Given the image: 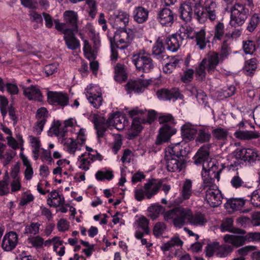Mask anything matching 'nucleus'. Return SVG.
<instances>
[{"label": "nucleus", "mask_w": 260, "mask_h": 260, "mask_svg": "<svg viewBox=\"0 0 260 260\" xmlns=\"http://www.w3.org/2000/svg\"><path fill=\"white\" fill-rule=\"evenodd\" d=\"M64 22L67 26L64 32L78 31V15L73 11H67L63 13Z\"/></svg>", "instance_id": "obj_10"}, {"label": "nucleus", "mask_w": 260, "mask_h": 260, "mask_svg": "<svg viewBox=\"0 0 260 260\" xmlns=\"http://www.w3.org/2000/svg\"><path fill=\"white\" fill-rule=\"evenodd\" d=\"M235 90L236 88L233 85L224 87L221 89V91L220 93V96H223L225 98H229L232 96L235 93Z\"/></svg>", "instance_id": "obj_59"}, {"label": "nucleus", "mask_w": 260, "mask_h": 260, "mask_svg": "<svg viewBox=\"0 0 260 260\" xmlns=\"http://www.w3.org/2000/svg\"><path fill=\"white\" fill-rule=\"evenodd\" d=\"M230 44L228 43V40L225 39L221 45V52L219 53L220 59L223 61L230 54V48H229Z\"/></svg>", "instance_id": "obj_52"}, {"label": "nucleus", "mask_w": 260, "mask_h": 260, "mask_svg": "<svg viewBox=\"0 0 260 260\" xmlns=\"http://www.w3.org/2000/svg\"><path fill=\"white\" fill-rule=\"evenodd\" d=\"M249 15V10L245 5L236 4L231 9L230 25L236 27L242 25Z\"/></svg>", "instance_id": "obj_5"}, {"label": "nucleus", "mask_w": 260, "mask_h": 260, "mask_svg": "<svg viewBox=\"0 0 260 260\" xmlns=\"http://www.w3.org/2000/svg\"><path fill=\"white\" fill-rule=\"evenodd\" d=\"M40 224L38 222H31L25 228L24 234L36 235L39 233Z\"/></svg>", "instance_id": "obj_54"}, {"label": "nucleus", "mask_w": 260, "mask_h": 260, "mask_svg": "<svg viewBox=\"0 0 260 260\" xmlns=\"http://www.w3.org/2000/svg\"><path fill=\"white\" fill-rule=\"evenodd\" d=\"M86 97L92 105L96 108H98L101 105L103 101L102 94L98 92V94L87 92Z\"/></svg>", "instance_id": "obj_37"}, {"label": "nucleus", "mask_w": 260, "mask_h": 260, "mask_svg": "<svg viewBox=\"0 0 260 260\" xmlns=\"http://www.w3.org/2000/svg\"><path fill=\"white\" fill-rule=\"evenodd\" d=\"M83 51L85 56L90 60H93L95 58V51L92 48L88 41L86 40L84 41Z\"/></svg>", "instance_id": "obj_44"}, {"label": "nucleus", "mask_w": 260, "mask_h": 260, "mask_svg": "<svg viewBox=\"0 0 260 260\" xmlns=\"http://www.w3.org/2000/svg\"><path fill=\"white\" fill-rule=\"evenodd\" d=\"M9 175L6 173L4 176L3 180L0 181V195H5L9 192L8 188Z\"/></svg>", "instance_id": "obj_56"}, {"label": "nucleus", "mask_w": 260, "mask_h": 260, "mask_svg": "<svg viewBox=\"0 0 260 260\" xmlns=\"http://www.w3.org/2000/svg\"><path fill=\"white\" fill-rule=\"evenodd\" d=\"M256 68V59L252 58L245 62L243 68V72L247 76H252Z\"/></svg>", "instance_id": "obj_38"}, {"label": "nucleus", "mask_w": 260, "mask_h": 260, "mask_svg": "<svg viewBox=\"0 0 260 260\" xmlns=\"http://www.w3.org/2000/svg\"><path fill=\"white\" fill-rule=\"evenodd\" d=\"M207 222L204 214L197 212L192 214L190 209L189 216H188V223L194 226H203Z\"/></svg>", "instance_id": "obj_27"}, {"label": "nucleus", "mask_w": 260, "mask_h": 260, "mask_svg": "<svg viewBox=\"0 0 260 260\" xmlns=\"http://www.w3.org/2000/svg\"><path fill=\"white\" fill-rule=\"evenodd\" d=\"M198 132L196 127L189 123L184 124L181 128V135L184 139L193 140Z\"/></svg>", "instance_id": "obj_28"}, {"label": "nucleus", "mask_w": 260, "mask_h": 260, "mask_svg": "<svg viewBox=\"0 0 260 260\" xmlns=\"http://www.w3.org/2000/svg\"><path fill=\"white\" fill-rule=\"evenodd\" d=\"M243 49L246 54H252L255 50V45L253 41L248 40L244 42Z\"/></svg>", "instance_id": "obj_63"}, {"label": "nucleus", "mask_w": 260, "mask_h": 260, "mask_svg": "<svg viewBox=\"0 0 260 260\" xmlns=\"http://www.w3.org/2000/svg\"><path fill=\"white\" fill-rule=\"evenodd\" d=\"M161 187V183L155 179L149 180L144 185L143 189H137L135 190V199L141 201L145 197L148 199H150L156 194Z\"/></svg>", "instance_id": "obj_4"}, {"label": "nucleus", "mask_w": 260, "mask_h": 260, "mask_svg": "<svg viewBox=\"0 0 260 260\" xmlns=\"http://www.w3.org/2000/svg\"><path fill=\"white\" fill-rule=\"evenodd\" d=\"M225 32L224 25L223 23L219 22L214 27V39L221 40Z\"/></svg>", "instance_id": "obj_45"}, {"label": "nucleus", "mask_w": 260, "mask_h": 260, "mask_svg": "<svg viewBox=\"0 0 260 260\" xmlns=\"http://www.w3.org/2000/svg\"><path fill=\"white\" fill-rule=\"evenodd\" d=\"M149 11L142 7L135 8L133 12V17L135 21L139 23L145 22L148 17Z\"/></svg>", "instance_id": "obj_31"}, {"label": "nucleus", "mask_w": 260, "mask_h": 260, "mask_svg": "<svg viewBox=\"0 0 260 260\" xmlns=\"http://www.w3.org/2000/svg\"><path fill=\"white\" fill-rule=\"evenodd\" d=\"M192 181L188 179L184 181L181 191V196L183 200H188L192 195Z\"/></svg>", "instance_id": "obj_36"}, {"label": "nucleus", "mask_w": 260, "mask_h": 260, "mask_svg": "<svg viewBox=\"0 0 260 260\" xmlns=\"http://www.w3.org/2000/svg\"><path fill=\"white\" fill-rule=\"evenodd\" d=\"M151 80L140 79L136 81H132L126 84V89L128 93L134 92L139 93L143 92L150 83Z\"/></svg>", "instance_id": "obj_14"}, {"label": "nucleus", "mask_w": 260, "mask_h": 260, "mask_svg": "<svg viewBox=\"0 0 260 260\" xmlns=\"http://www.w3.org/2000/svg\"><path fill=\"white\" fill-rule=\"evenodd\" d=\"M259 21V17L257 14H254L251 18L249 24L247 26V29L249 32H252L256 28Z\"/></svg>", "instance_id": "obj_62"}, {"label": "nucleus", "mask_w": 260, "mask_h": 260, "mask_svg": "<svg viewBox=\"0 0 260 260\" xmlns=\"http://www.w3.org/2000/svg\"><path fill=\"white\" fill-rule=\"evenodd\" d=\"M156 94L159 99L167 100H175L180 98V93L177 88H173L170 90L163 89L157 91Z\"/></svg>", "instance_id": "obj_23"}, {"label": "nucleus", "mask_w": 260, "mask_h": 260, "mask_svg": "<svg viewBox=\"0 0 260 260\" xmlns=\"http://www.w3.org/2000/svg\"><path fill=\"white\" fill-rule=\"evenodd\" d=\"M107 122L109 125H113L117 130L121 131L128 124V122L124 115L115 113L109 117Z\"/></svg>", "instance_id": "obj_15"}, {"label": "nucleus", "mask_w": 260, "mask_h": 260, "mask_svg": "<svg viewBox=\"0 0 260 260\" xmlns=\"http://www.w3.org/2000/svg\"><path fill=\"white\" fill-rule=\"evenodd\" d=\"M206 164L207 163L203 164V171L201 173L203 180V183L201 186L202 191L217 186L214 184V178H216L217 181H219L220 173L221 171V170L218 169V167L214 163H210V167H207Z\"/></svg>", "instance_id": "obj_2"}, {"label": "nucleus", "mask_w": 260, "mask_h": 260, "mask_svg": "<svg viewBox=\"0 0 260 260\" xmlns=\"http://www.w3.org/2000/svg\"><path fill=\"white\" fill-rule=\"evenodd\" d=\"M211 138V135L205 129H200L197 140L201 143L209 142Z\"/></svg>", "instance_id": "obj_57"}, {"label": "nucleus", "mask_w": 260, "mask_h": 260, "mask_svg": "<svg viewBox=\"0 0 260 260\" xmlns=\"http://www.w3.org/2000/svg\"><path fill=\"white\" fill-rule=\"evenodd\" d=\"M166 155L179 159H184V156L187 155L186 148L181 146L180 143L175 144L172 147H169L166 151Z\"/></svg>", "instance_id": "obj_22"}, {"label": "nucleus", "mask_w": 260, "mask_h": 260, "mask_svg": "<svg viewBox=\"0 0 260 260\" xmlns=\"http://www.w3.org/2000/svg\"><path fill=\"white\" fill-rule=\"evenodd\" d=\"M148 211L149 212V216L152 219H155L160 214L164 212V208L160 205H153L149 207Z\"/></svg>", "instance_id": "obj_42"}, {"label": "nucleus", "mask_w": 260, "mask_h": 260, "mask_svg": "<svg viewBox=\"0 0 260 260\" xmlns=\"http://www.w3.org/2000/svg\"><path fill=\"white\" fill-rule=\"evenodd\" d=\"M183 244L182 241L178 237L172 238L170 241L164 244L161 249L164 251H169L174 246H181Z\"/></svg>", "instance_id": "obj_39"}, {"label": "nucleus", "mask_w": 260, "mask_h": 260, "mask_svg": "<svg viewBox=\"0 0 260 260\" xmlns=\"http://www.w3.org/2000/svg\"><path fill=\"white\" fill-rule=\"evenodd\" d=\"M165 160L167 169L170 172H180L185 167L184 159H179L165 154Z\"/></svg>", "instance_id": "obj_13"}, {"label": "nucleus", "mask_w": 260, "mask_h": 260, "mask_svg": "<svg viewBox=\"0 0 260 260\" xmlns=\"http://www.w3.org/2000/svg\"><path fill=\"white\" fill-rule=\"evenodd\" d=\"M114 79L118 82H122L126 80V76L123 65L120 63L116 64L115 67Z\"/></svg>", "instance_id": "obj_41"}, {"label": "nucleus", "mask_w": 260, "mask_h": 260, "mask_svg": "<svg viewBox=\"0 0 260 260\" xmlns=\"http://www.w3.org/2000/svg\"><path fill=\"white\" fill-rule=\"evenodd\" d=\"M133 61L137 70L140 72L149 73L154 67L150 54L145 52L134 55Z\"/></svg>", "instance_id": "obj_6"}, {"label": "nucleus", "mask_w": 260, "mask_h": 260, "mask_svg": "<svg viewBox=\"0 0 260 260\" xmlns=\"http://www.w3.org/2000/svg\"><path fill=\"white\" fill-rule=\"evenodd\" d=\"M176 129L168 124H165L160 128L159 134L157 137L156 144L160 145L164 142H167L170 137L175 134Z\"/></svg>", "instance_id": "obj_17"}, {"label": "nucleus", "mask_w": 260, "mask_h": 260, "mask_svg": "<svg viewBox=\"0 0 260 260\" xmlns=\"http://www.w3.org/2000/svg\"><path fill=\"white\" fill-rule=\"evenodd\" d=\"M152 53L160 61H162L169 57L168 55L165 54V48L162 42H157L155 44L152 48Z\"/></svg>", "instance_id": "obj_33"}, {"label": "nucleus", "mask_w": 260, "mask_h": 260, "mask_svg": "<svg viewBox=\"0 0 260 260\" xmlns=\"http://www.w3.org/2000/svg\"><path fill=\"white\" fill-rule=\"evenodd\" d=\"M235 136L242 140H250L259 137V134L252 131H240L236 132Z\"/></svg>", "instance_id": "obj_40"}, {"label": "nucleus", "mask_w": 260, "mask_h": 260, "mask_svg": "<svg viewBox=\"0 0 260 260\" xmlns=\"http://www.w3.org/2000/svg\"><path fill=\"white\" fill-rule=\"evenodd\" d=\"M225 242L231 243L233 246L239 247L243 245L246 241L245 236L226 235L224 237Z\"/></svg>", "instance_id": "obj_35"}, {"label": "nucleus", "mask_w": 260, "mask_h": 260, "mask_svg": "<svg viewBox=\"0 0 260 260\" xmlns=\"http://www.w3.org/2000/svg\"><path fill=\"white\" fill-rule=\"evenodd\" d=\"M251 203L256 207H260V189L255 190L251 195Z\"/></svg>", "instance_id": "obj_61"}, {"label": "nucleus", "mask_w": 260, "mask_h": 260, "mask_svg": "<svg viewBox=\"0 0 260 260\" xmlns=\"http://www.w3.org/2000/svg\"><path fill=\"white\" fill-rule=\"evenodd\" d=\"M190 209L182 207H175L165 213V220H172L174 225L176 227L181 228L188 222Z\"/></svg>", "instance_id": "obj_3"}, {"label": "nucleus", "mask_w": 260, "mask_h": 260, "mask_svg": "<svg viewBox=\"0 0 260 260\" xmlns=\"http://www.w3.org/2000/svg\"><path fill=\"white\" fill-rule=\"evenodd\" d=\"M27 242L28 244L36 248H40L44 244V239L38 236L28 238Z\"/></svg>", "instance_id": "obj_49"}, {"label": "nucleus", "mask_w": 260, "mask_h": 260, "mask_svg": "<svg viewBox=\"0 0 260 260\" xmlns=\"http://www.w3.org/2000/svg\"><path fill=\"white\" fill-rule=\"evenodd\" d=\"M228 131L221 127H218L212 131L213 136L217 140H224L228 136Z\"/></svg>", "instance_id": "obj_48"}, {"label": "nucleus", "mask_w": 260, "mask_h": 260, "mask_svg": "<svg viewBox=\"0 0 260 260\" xmlns=\"http://www.w3.org/2000/svg\"><path fill=\"white\" fill-rule=\"evenodd\" d=\"M218 7L216 0H204L203 6L194 9V14L201 23H205L208 18L213 21L216 19Z\"/></svg>", "instance_id": "obj_1"}, {"label": "nucleus", "mask_w": 260, "mask_h": 260, "mask_svg": "<svg viewBox=\"0 0 260 260\" xmlns=\"http://www.w3.org/2000/svg\"><path fill=\"white\" fill-rule=\"evenodd\" d=\"M180 18L184 21L188 22L191 20L192 16V8L190 3L182 4L179 8Z\"/></svg>", "instance_id": "obj_29"}, {"label": "nucleus", "mask_w": 260, "mask_h": 260, "mask_svg": "<svg viewBox=\"0 0 260 260\" xmlns=\"http://www.w3.org/2000/svg\"><path fill=\"white\" fill-rule=\"evenodd\" d=\"M23 94L29 100L40 101L42 94L40 90L36 86L23 87Z\"/></svg>", "instance_id": "obj_25"}, {"label": "nucleus", "mask_w": 260, "mask_h": 260, "mask_svg": "<svg viewBox=\"0 0 260 260\" xmlns=\"http://www.w3.org/2000/svg\"><path fill=\"white\" fill-rule=\"evenodd\" d=\"M29 15L30 16V20L32 22H36L37 24L34 26L35 29H37L40 26L43 25V19L42 16L37 13L35 11H30L29 12Z\"/></svg>", "instance_id": "obj_47"}, {"label": "nucleus", "mask_w": 260, "mask_h": 260, "mask_svg": "<svg viewBox=\"0 0 260 260\" xmlns=\"http://www.w3.org/2000/svg\"><path fill=\"white\" fill-rule=\"evenodd\" d=\"M145 123L144 119L136 117L134 119L131 129L128 132V138L133 139L136 137L142 129L141 123Z\"/></svg>", "instance_id": "obj_26"}, {"label": "nucleus", "mask_w": 260, "mask_h": 260, "mask_svg": "<svg viewBox=\"0 0 260 260\" xmlns=\"http://www.w3.org/2000/svg\"><path fill=\"white\" fill-rule=\"evenodd\" d=\"M210 147V144H206L199 149L194 156V163L196 165L202 164L203 166L205 163H207V164H206V167H210V163H214L212 161L208 162L207 161L209 155Z\"/></svg>", "instance_id": "obj_12"}, {"label": "nucleus", "mask_w": 260, "mask_h": 260, "mask_svg": "<svg viewBox=\"0 0 260 260\" xmlns=\"http://www.w3.org/2000/svg\"><path fill=\"white\" fill-rule=\"evenodd\" d=\"M48 99L50 103L62 107L67 105L69 103L68 95L61 92L50 91L48 93Z\"/></svg>", "instance_id": "obj_20"}, {"label": "nucleus", "mask_w": 260, "mask_h": 260, "mask_svg": "<svg viewBox=\"0 0 260 260\" xmlns=\"http://www.w3.org/2000/svg\"><path fill=\"white\" fill-rule=\"evenodd\" d=\"M134 33L132 30L123 29L117 31L114 36V40L116 41L115 46L120 49H125L130 44L134 38Z\"/></svg>", "instance_id": "obj_7"}, {"label": "nucleus", "mask_w": 260, "mask_h": 260, "mask_svg": "<svg viewBox=\"0 0 260 260\" xmlns=\"http://www.w3.org/2000/svg\"><path fill=\"white\" fill-rule=\"evenodd\" d=\"M230 184L231 186L235 189L246 186V183L238 174H236L231 178Z\"/></svg>", "instance_id": "obj_46"}, {"label": "nucleus", "mask_w": 260, "mask_h": 260, "mask_svg": "<svg viewBox=\"0 0 260 260\" xmlns=\"http://www.w3.org/2000/svg\"><path fill=\"white\" fill-rule=\"evenodd\" d=\"M78 31L64 32L63 39L69 49L75 50L80 46L79 41L75 37Z\"/></svg>", "instance_id": "obj_24"}, {"label": "nucleus", "mask_w": 260, "mask_h": 260, "mask_svg": "<svg viewBox=\"0 0 260 260\" xmlns=\"http://www.w3.org/2000/svg\"><path fill=\"white\" fill-rule=\"evenodd\" d=\"M233 250L232 246L229 245H219L218 242V247L216 251V255L220 257L226 256Z\"/></svg>", "instance_id": "obj_43"}, {"label": "nucleus", "mask_w": 260, "mask_h": 260, "mask_svg": "<svg viewBox=\"0 0 260 260\" xmlns=\"http://www.w3.org/2000/svg\"><path fill=\"white\" fill-rule=\"evenodd\" d=\"M205 191V200L210 206L217 207L221 204L222 197L220 191L217 189V186L208 188Z\"/></svg>", "instance_id": "obj_9"}, {"label": "nucleus", "mask_w": 260, "mask_h": 260, "mask_svg": "<svg viewBox=\"0 0 260 260\" xmlns=\"http://www.w3.org/2000/svg\"><path fill=\"white\" fill-rule=\"evenodd\" d=\"M185 43L182 34H175L167 37L166 45L167 49L172 52H176L180 46Z\"/></svg>", "instance_id": "obj_11"}, {"label": "nucleus", "mask_w": 260, "mask_h": 260, "mask_svg": "<svg viewBox=\"0 0 260 260\" xmlns=\"http://www.w3.org/2000/svg\"><path fill=\"white\" fill-rule=\"evenodd\" d=\"M159 22L162 25L171 26L174 21V14L168 8H164L158 14Z\"/></svg>", "instance_id": "obj_21"}, {"label": "nucleus", "mask_w": 260, "mask_h": 260, "mask_svg": "<svg viewBox=\"0 0 260 260\" xmlns=\"http://www.w3.org/2000/svg\"><path fill=\"white\" fill-rule=\"evenodd\" d=\"M96 178L100 181H103L105 179L110 180L113 178V172L111 171L97 172L95 174Z\"/></svg>", "instance_id": "obj_55"}, {"label": "nucleus", "mask_w": 260, "mask_h": 260, "mask_svg": "<svg viewBox=\"0 0 260 260\" xmlns=\"http://www.w3.org/2000/svg\"><path fill=\"white\" fill-rule=\"evenodd\" d=\"M67 148V151L70 153H74L77 149V143L72 138L66 139L62 143Z\"/></svg>", "instance_id": "obj_50"}, {"label": "nucleus", "mask_w": 260, "mask_h": 260, "mask_svg": "<svg viewBox=\"0 0 260 260\" xmlns=\"http://www.w3.org/2000/svg\"><path fill=\"white\" fill-rule=\"evenodd\" d=\"M205 61H202L199 65L198 67L196 69V74L198 78L203 80L206 76V70H207V66L205 63Z\"/></svg>", "instance_id": "obj_58"}, {"label": "nucleus", "mask_w": 260, "mask_h": 260, "mask_svg": "<svg viewBox=\"0 0 260 260\" xmlns=\"http://www.w3.org/2000/svg\"><path fill=\"white\" fill-rule=\"evenodd\" d=\"M47 203L50 206L56 207L63 205L64 199L62 195L59 194L56 190H53L48 196Z\"/></svg>", "instance_id": "obj_30"}, {"label": "nucleus", "mask_w": 260, "mask_h": 260, "mask_svg": "<svg viewBox=\"0 0 260 260\" xmlns=\"http://www.w3.org/2000/svg\"><path fill=\"white\" fill-rule=\"evenodd\" d=\"M217 247L218 242H217L208 244L205 248L206 255L208 257H211L214 253H216Z\"/></svg>", "instance_id": "obj_60"}, {"label": "nucleus", "mask_w": 260, "mask_h": 260, "mask_svg": "<svg viewBox=\"0 0 260 260\" xmlns=\"http://www.w3.org/2000/svg\"><path fill=\"white\" fill-rule=\"evenodd\" d=\"M193 34L195 35L194 38H196V45L201 50L205 49L207 44L209 43L208 39L206 38L205 29H201Z\"/></svg>", "instance_id": "obj_34"}, {"label": "nucleus", "mask_w": 260, "mask_h": 260, "mask_svg": "<svg viewBox=\"0 0 260 260\" xmlns=\"http://www.w3.org/2000/svg\"><path fill=\"white\" fill-rule=\"evenodd\" d=\"M203 61H205V63L207 66V71L208 73L212 74L215 70L217 66L223 61L220 59L218 53L215 52H210L207 57L204 58Z\"/></svg>", "instance_id": "obj_16"}, {"label": "nucleus", "mask_w": 260, "mask_h": 260, "mask_svg": "<svg viewBox=\"0 0 260 260\" xmlns=\"http://www.w3.org/2000/svg\"><path fill=\"white\" fill-rule=\"evenodd\" d=\"M129 15L125 12L119 11L115 14V21L121 22L126 25L129 22Z\"/></svg>", "instance_id": "obj_53"}, {"label": "nucleus", "mask_w": 260, "mask_h": 260, "mask_svg": "<svg viewBox=\"0 0 260 260\" xmlns=\"http://www.w3.org/2000/svg\"><path fill=\"white\" fill-rule=\"evenodd\" d=\"M166 228V225L164 222L156 223L153 229L154 235L156 236L161 235L165 231Z\"/></svg>", "instance_id": "obj_64"}, {"label": "nucleus", "mask_w": 260, "mask_h": 260, "mask_svg": "<svg viewBox=\"0 0 260 260\" xmlns=\"http://www.w3.org/2000/svg\"><path fill=\"white\" fill-rule=\"evenodd\" d=\"M234 156L236 159L247 161L249 163L259 159L258 152L254 148L237 149L234 152Z\"/></svg>", "instance_id": "obj_8"}, {"label": "nucleus", "mask_w": 260, "mask_h": 260, "mask_svg": "<svg viewBox=\"0 0 260 260\" xmlns=\"http://www.w3.org/2000/svg\"><path fill=\"white\" fill-rule=\"evenodd\" d=\"M17 243V235L14 232H10L4 236L2 247L5 251H11L16 247Z\"/></svg>", "instance_id": "obj_18"}, {"label": "nucleus", "mask_w": 260, "mask_h": 260, "mask_svg": "<svg viewBox=\"0 0 260 260\" xmlns=\"http://www.w3.org/2000/svg\"><path fill=\"white\" fill-rule=\"evenodd\" d=\"M233 220L231 218H227L223 220L221 225V229L222 231H229L235 232V229L233 227Z\"/></svg>", "instance_id": "obj_51"}, {"label": "nucleus", "mask_w": 260, "mask_h": 260, "mask_svg": "<svg viewBox=\"0 0 260 260\" xmlns=\"http://www.w3.org/2000/svg\"><path fill=\"white\" fill-rule=\"evenodd\" d=\"M91 120L94 124L98 137H103L105 132L107 129L108 126H109L107 120H106L104 117L99 115L94 114Z\"/></svg>", "instance_id": "obj_19"}, {"label": "nucleus", "mask_w": 260, "mask_h": 260, "mask_svg": "<svg viewBox=\"0 0 260 260\" xmlns=\"http://www.w3.org/2000/svg\"><path fill=\"white\" fill-rule=\"evenodd\" d=\"M245 200L242 198L231 199L225 204L226 209H231L233 211L240 210L244 206Z\"/></svg>", "instance_id": "obj_32"}]
</instances>
